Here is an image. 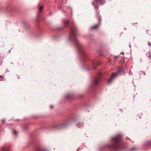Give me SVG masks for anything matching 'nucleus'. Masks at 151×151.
<instances>
[{"instance_id": "nucleus-1", "label": "nucleus", "mask_w": 151, "mask_h": 151, "mask_svg": "<svg viewBox=\"0 0 151 151\" xmlns=\"http://www.w3.org/2000/svg\"><path fill=\"white\" fill-rule=\"evenodd\" d=\"M70 27L71 29L69 32V39L71 40L74 41L75 42L79 52L83 55H84V50L81 44L76 38V33L77 30L75 24L74 23H72L70 26Z\"/></svg>"}, {"instance_id": "nucleus-2", "label": "nucleus", "mask_w": 151, "mask_h": 151, "mask_svg": "<svg viewBox=\"0 0 151 151\" xmlns=\"http://www.w3.org/2000/svg\"><path fill=\"white\" fill-rule=\"evenodd\" d=\"M122 139V137L119 135L115 137L112 138L113 142L115 143L112 146V148L116 150H118L120 149V146L118 143L120 142Z\"/></svg>"}, {"instance_id": "nucleus-3", "label": "nucleus", "mask_w": 151, "mask_h": 151, "mask_svg": "<svg viewBox=\"0 0 151 151\" xmlns=\"http://www.w3.org/2000/svg\"><path fill=\"white\" fill-rule=\"evenodd\" d=\"M122 70L123 69L122 68H120L116 73H112L111 77L109 80V82H111L114 78L117 76L119 74H121V73L122 71Z\"/></svg>"}, {"instance_id": "nucleus-4", "label": "nucleus", "mask_w": 151, "mask_h": 151, "mask_svg": "<svg viewBox=\"0 0 151 151\" xmlns=\"http://www.w3.org/2000/svg\"><path fill=\"white\" fill-rule=\"evenodd\" d=\"M101 74V72L99 73H98L99 76L95 79L93 83V85L94 86H96L99 84L100 82V80L101 78V77L100 76Z\"/></svg>"}, {"instance_id": "nucleus-5", "label": "nucleus", "mask_w": 151, "mask_h": 151, "mask_svg": "<svg viewBox=\"0 0 151 151\" xmlns=\"http://www.w3.org/2000/svg\"><path fill=\"white\" fill-rule=\"evenodd\" d=\"M104 0H95L94 2H92V4L94 6V7L96 9H98V7L97 6L95 5L96 3L97 4L98 3H100L101 4L104 3Z\"/></svg>"}, {"instance_id": "nucleus-6", "label": "nucleus", "mask_w": 151, "mask_h": 151, "mask_svg": "<svg viewBox=\"0 0 151 151\" xmlns=\"http://www.w3.org/2000/svg\"><path fill=\"white\" fill-rule=\"evenodd\" d=\"M99 22H100L101 20V19L100 18H99ZM100 24V22H99V23L98 24H96L95 25L93 26H91V29H96L99 26V25Z\"/></svg>"}, {"instance_id": "nucleus-7", "label": "nucleus", "mask_w": 151, "mask_h": 151, "mask_svg": "<svg viewBox=\"0 0 151 151\" xmlns=\"http://www.w3.org/2000/svg\"><path fill=\"white\" fill-rule=\"evenodd\" d=\"M68 125V123L67 122H64L63 123H62V124H61L60 126H56L55 127H60V128H65L67 127Z\"/></svg>"}, {"instance_id": "nucleus-8", "label": "nucleus", "mask_w": 151, "mask_h": 151, "mask_svg": "<svg viewBox=\"0 0 151 151\" xmlns=\"http://www.w3.org/2000/svg\"><path fill=\"white\" fill-rule=\"evenodd\" d=\"M1 149L2 151H9V147L8 146H4L2 147Z\"/></svg>"}, {"instance_id": "nucleus-9", "label": "nucleus", "mask_w": 151, "mask_h": 151, "mask_svg": "<svg viewBox=\"0 0 151 151\" xmlns=\"http://www.w3.org/2000/svg\"><path fill=\"white\" fill-rule=\"evenodd\" d=\"M65 25V26H67L70 24V23L68 20H65L64 22Z\"/></svg>"}, {"instance_id": "nucleus-10", "label": "nucleus", "mask_w": 151, "mask_h": 151, "mask_svg": "<svg viewBox=\"0 0 151 151\" xmlns=\"http://www.w3.org/2000/svg\"><path fill=\"white\" fill-rule=\"evenodd\" d=\"M36 151H47L46 150L43 148H39Z\"/></svg>"}, {"instance_id": "nucleus-11", "label": "nucleus", "mask_w": 151, "mask_h": 151, "mask_svg": "<svg viewBox=\"0 0 151 151\" xmlns=\"http://www.w3.org/2000/svg\"><path fill=\"white\" fill-rule=\"evenodd\" d=\"M43 9V6H39V12H41Z\"/></svg>"}, {"instance_id": "nucleus-12", "label": "nucleus", "mask_w": 151, "mask_h": 151, "mask_svg": "<svg viewBox=\"0 0 151 151\" xmlns=\"http://www.w3.org/2000/svg\"><path fill=\"white\" fill-rule=\"evenodd\" d=\"M147 56L149 58H151V52H149L148 54H147Z\"/></svg>"}, {"instance_id": "nucleus-13", "label": "nucleus", "mask_w": 151, "mask_h": 151, "mask_svg": "<svg viewBox=\"0 0 151 151\" xmlns=\"http://www.w3.org/2000/svg\"><path fill=\"white\" fill-rule=\"evenodd\" d=\"M72 98L71 96L70 95H68L66 96V98L67 99H69L71 98Z\"/></svg>"}, {"instance_id": "nucleus-14", "label": "nucleus", "mask_w": 151, "mask_h": 151, "mask_svg": "<svg viewBox=\"0 0 151 151\" xmlns=\"http://www.w3.org/2000/svg\"><path fill=\"white\" fill-rule=\"evenodd\" d=\"M13 133L14 134H15V135H16L17 134V131H16L14 130L13 131Z\"/></svg>"}, {"instance_id": "nucleus-15", "label": "nucleus", "mask_w": 151, "mask_h": 151, "mask_svg": "<svg viewBox=\"0 0 151 151\" xmlns=\"http://www.w3.org/2000/svg\"><path fill=\"white\" fill-rule=\"evenodd\" d=\"M137 149V148L136 147H133L131 148L132 150H136Z\"/></svg>"}, {"instance_id": "nucleus-16", "label": "nucleus", "mask_w": 151, "mask_h": 151, "mask_svg": "<svg viewBox=\"0 0 151 151\" xmlns=\"http://www.w3.org/2000/svg\"><path fill=\"white\" fill-rule=\"evenodd\" d=\"M3 78V77L2 76H0V81H2Z\"/></svg>"}, {"instance_id": "nucleus-17", "label": "nucleus", "mask_w": 151, "mask_h": 151, "mask_svg": "<svg viewBox=\"0 0 151 151\" xmlns=\"http://www.w3.org/2000/svg\"><path fill=\"white\" fill-rule=\"evenodd\" d=\"M148 45L150 46H151V43L150 42H148Z\"/></svg>"}, {"instance_id": "nucleus-18", "label": "nucleus", "mask_w": 151, "mask_h": 151, "mask_svg": "<svg viewBox=\"0 0 151 151\" xmlns=\"http://www.w3.org/2000/svg\"><path fill=\"white\" fill-rule=\"evenodd\" d=\"M134 25L135 26L137 27V23H134Z\"/></svg>"}, {"instance_id": "nucleus-19", "label": "nucleus", "mask_w": 151, "mask_h": 151, "mask_svg": "<svg viewBox=\"0 0 151 151\" xmlns=\"http://www.w3.org/2000/svg\"><path fill=\"white\" fill-rule=\"evenodd\" d=\"M40 15V14L39 13H38V14H37V18H38V17H39V15Z\"/></svg>"}, {"instance_id": "nucleus-20", "label": "nucleus", "mask_w": 151, "mask_h": 151, "mask_svg": "<svg viewBox=\"0 0 151 151\" xmlns=\"http://www.w3.org/2000/svg\"><path fill=\"white\" fill-rule=\"evenodd\" d=\"M2 123H3V124L4 123V121L3 120H2Z\"/></svg>"}, {"instance_id": "nucleus-21", "label": "nucleus", "mask_w": 151, "mask_h": 151, "mask_svg": "<svg viewBox=\"0 0 151 151\" xmlns=\"http://www.w3.org/2000/svg\"><path fill=\"white\" fill-rule=\"evenodd\" d=\"M50 107H51V108H52V106H50Z\"/></svg>"}, {"instance_id": "nucleus-22", "label": "nucleus", "mask_w": 151, "mask_h": 151, "mask_svg": "<svg viewBox=\"0 0 151 151\" xmlns=\"http://www.w3.org/2000/svg\"><path fill=\"white\" fill-rule=\"evenodd\" d=\"M118 58V57H116V58Z\"/></svg>"}, {"instance_id": "nucleus-23", "label": "nucleus", "mask_w": 151, "mask_h": 151, "mask_svg": "<svg viewBox=\"0 0 151 151\" xmlns=\"http://www.w3.org/2000/svg\"><path fill=\"white\" fill-rule=\"evenodd\" d=\"M129 46L130 47L131 46L130 45H129Z\"/></svg>"}]
</instances>
